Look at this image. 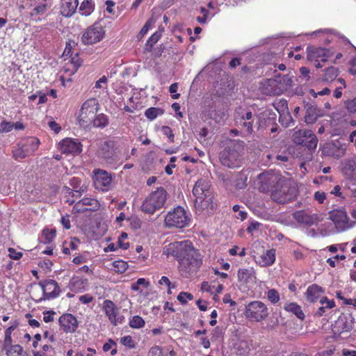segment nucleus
<instances>
[{"label":"nucleus","mask_w":356,"mask_h":356,"mask_svg":"<svg viewBox=\"0 0 356 356\" xmlns=\"http://www.w3.org/2000/svg\"><path fill=\"white\" fill-rule=\"evenodd\" d=\"M293 140L295 143L303 145L310 149H315L318 143L316 135L309 129H300L294 132Z\"/></svg>","instance_id":"6e6552de"},{"label":"nucleus","mask_w":356,"mask_h":356,"mask_svg":"<svg viewBox=\"0 0 356 356\" xmlns=\"http://www.w3.org/2000/svg\"><path fill=\"white\" fill-rule=\"evenodd\" d=\"M78 6V0H62L61 14L65 17H71Z\"/></svg>","instance_id":"412c9836"},{"label":"nucleus","mask_w":356,"mask_h":356,"mask_svg":"<svg viewBox=\"0 0 356 356\" xmlns=\"http://www.w3.org/2000/svg\"><path fill=\"white\" fill-rule=\"evenodd\" d=\"M338 69L334 67H330L327 68L323 75L322 80L325 82H332L338 76Z\"/></svg>","instance_id":"2f4dec72"},{"label":"nucleus","mask_w":356,"mask_h":356,"mask_svg":"<svg viewBox=\"0 0 356 356\" xmlns=\"http://www.w3.org/2000/svg\"><path fill=\"white\" fill-rule=\"evenodd\" d=\"M121 343L128 348H134L135 346L134 341L131 336H126L122 337L121 339Z\"/></svg>","instance_id":"13d9d810"},{"label":"nucleus","mask_w":356,"mask_h":356,"mask_svg":"<svg viewBox=\"0 0 356 356\" xmlns=\"http://www.w3.org/2000/svg\"><path fill=\"white\" fill-rule=\"evenodd\" d=\"M296 196V191L291 187L290 181L284 178L271 193V198L280 204H285L291 202Z\"/></svg>","instance_id":"7ed1b4c3"},{"label":"nucleus","mask_w":356,"mask_h":356,"mask_svg":"<svg viewBox=\"0 0 356 356\" xmlns=\"http://www.w3.org/2000/svg\"><path fill=\"white\" fill-rule=\"evenodd\" d=\"M81 204L88 207L89 211H96L99 208L98 200L90 197H84L74 204L73 210L80 211Z\"/></svg>","instance_id":"5701e85b"},{"label":"nucleus","mask_w":356,"mask_h":356,"mask_svg":"<svg viewBox=\"0 0 356 356\" xmlns=\"http://www.w3.org/2000/svg\"><path fill=\"white\" fill-rule=\"evenodd\" d=\"M59 323L65 332H74L78 327V321L71 313H65L60 316Z\"/></svg>","instance_id":"dca6fc26"},{"label":"nucleus","mask_w":356,"mask_h":356,"mask_svg":"<svg viewBox=\"0 0 356 356\" xmlns=\"http://www.w3.org/2000/svg\"><path fill=\"white\" fill-rule=\"evenodd\" d=\"M255 260L261 266H271L275 261V250L273 249L268 250Z\"/></svg>","instance_id":"aec40b11"},{"label":"nucleus","mask_w":356,"mask_h":356,"mask_svg":"<svg viewBox=\"0 0 356 356\" xmlns=\"http://www.w3.org/2000/svg\"><path fill=\"white\" fill-rule=\"evenodd\" d=\"M272 316L268 318L267 327L273 328L276 326L278 323V313H271Z\"/></svg>","instance_id":"8fccbe9b"},{"label":"nucleus","mask_w":356,"mask_h":356,"mask_svg":"<svg viewBox=\"0 0 356 356\" xmlns=\"http://www.w3.org/2000/svg\"><path fill=\"white\" fill-rule=\"evenodd\" d=\"M104 22L100 19L88 28L82 34L81 41L85 44H92L99 42L104 36Z\"/></svg>","instance_id":"0eeeda50"},{"label":"nucleus","mask_w":356,"mask_h":356,"mask_svg":"<svg viewBox=\"0 0 356 356\" xmlns=\"http://www.w3.org/2000/svg\"><path fill=\"white\" fill-rule=\"evenodd\" d=\"M247 312H266V305L260 301H254L247 306Z\"/></svg>","instance_id":"f704fd0d"},{"label":"nucleus","mask_w":356,"mask_h":356,"mask_svg":"<svg viewBox=\"0 0 356 356\" xmlns=\"http://www.w3.org/2000/svg\"><path fill=\"white\" fill-rule=\"evenodd\" d=\"M167 197L166 191L162 188H158L152 192L143 202L142 210L147 213H154L164 205Z\"/></svg>","instance_id":"20e7f679"},{"label":"nucleus","mask_w":356,"mask_h":356,"mask_svg":"<svg viewBox=\"0 0 356 356\" xmlns=\"http://www.w3.org/2000/svg\"><path fill=\"white\" fill-rule=\"evenodd\" d=\"M163 113V112L161 108L152 107L145 111V115L148 119L153 120Z\"/></svg>","instance_id":"4c0bfd02"},{"label":"nucleus","mask_w":356,"mask_h":356,"mask_svg":"<svg viewBox=\"0 0 356 356\" xmlns=\"http://www.w3.org/2000/svg\"><path fill=\"white\" fill-rule=\"evenodd\" d=\"M319 116L318 109L314 106L307 108L305 121L307 124H314Z\"/></svg>","instance_id":"cd10ccee"},{"label":"nucleus","mask_w":356,"mask_h":356,"mask_svg":"<svg viewBox=\"0 0 356 356\" xmlns=\"http://www.w3.org/2000/svg\"><path fill=\"white\" fill-rule=\"evenodd\" d=\"M88 285L87 279L74 277L70 282V286L73 290L84 289Z\"/></svg>","instance_id":"c756f323"},{"label":"nucleus","mask_w":356,"mask_h":356,"mask_svg":"<svg viewBox=\"0 0 356 356\" xmlns=\"http://www.w3.org/2000/svg\"><path fill=\"white\" fill-rule=\"evenodd\" d=\"M93 182L95 188L101 191H108L111 188V175L102 169L93 170Z\"/></svg>","instance_id":"9d476101"},{"label":"nucleus","mask_w":356,"mask_h":356,"mask_svg":"<svg viewBox=\"0 0 356 356\" xmlns=\"http://www.w3.org/2000/svg\"><path fill=\"white\" fill-rule=\"evenodd\" d=\"M129 247V241L128 240V235L125 232H122L118 237L116 246L113 243V252L120 248L122 250H127Z\"/></svg>","instance_id":"c85d7f7f"},{"label":"nucleus","mask_w":356,"mask_h":356,"mask_svg":"<svg viewBox=\"0 0 356 356\" xmlns=\"http://www.w3.org/2000/svg\"><path fill=\"white\" fill-rule=\"evenodd\" d=\"M189 222L190 218L181 207H177L169 211L165 218V224L168 227L183 228Z\"/></svg>","instance_id":"423d86ee"},{"label":"nucleus","mask_w":356,"mask_h":356,"mask_svg":"<svg viewBox=\"0 0 356 356\" xmlns=\"http://www.w3.org/2000/svg\"><path fill=\"white\" fill-rule=\"evenodd\" d=\"M48 125L50 127V129L54 131V132L56 134H58L61 129V127L55 121L49 122Z\"/></svg>","instance_id":"774afa93"},{"label":"nucleus","mask_w":356,"mask_h":356,"mask_svg":"<svg viewBox=\"0 0 356 356\" xmlns=\"http://www.w3.org/2000/svg\"><path fill=\"white\" fill-rule=\"evenodd\" d=\"M14 127L13 122L3 120L0 124V133L10 132Z\"/></svg>","instance_id":"49530a36"},{"label":"nucleus","mask_w":356,"mask_h":356,"mask_svg":"<svg viewBox=\"0 0 356 356\" xmlns=\"http://www.w3.org/2000/svg\"><path fill=\"white\" fill-rule=\"evenodd\" d=\"M329 218L334 222L337 232H343L349 227L347 213L342 209L332 211Z\"/></svg>","instance_id":"f8f14e48"},{"label":"nucleus","mask_w":356,"mask_h":356,"mask_svg":"<svg viewBox=\"0 0 356 356\" xmlns=\"http://www.w3.org/2000/svg\"><path fill=\"white\" fill-rule=\"evenodd\" d=\"M300 77L305 81L310 80V70L306 67H301L300 68Z\"/></svg>","instance_id":"4d7b16f0"},{"label":"nucleus","mask_w":356,"mask_h":356,"mask_svg":"<svg viewBox=\"0 0 356 356\" xmlns=\"http://www.w3.org/2000/svg\"><path fill=\"white\" fill-rule=\"evenodd\" d=\"M177 90L178 84L177 83L171 84L169 88V91L172 94V98L174 99H178L180 96L179 93H177Z\"/></svg>","instance_id":"680f3d73"},{"label":"nucleus","mask_w":356,"mask_h":356,"mask_svg":"<svg viewBox=\"0 0 356 356\" xmlns=\"http://www.w3.org/2000/svg\"><path fill=\"white\" fill-rule=\"evenodd\" d=\"M193 298V296L187 292H181L177 296V300L182 304L187 302V300H191Z\"/></svg>","instance_id":"603ef678"},{"label":"nucleus","mask_w":356,"mask_h":356,"mask_svg":"<svg viewBox=\"0 0 356 356\" xmlns=\"http://www.w3.org/2000/svg\"><path fill=\"white\" fill-rule=\"evenodd\" d=\"M246 182L247 177L243 175H240L236 180V186L238 189L244 188L247 185Z\"/></svg>","instance_id":"864d4df0"},{"label":"nucleus","mask_w":356,"mask_h":356,"mask_svg":"<svg viewBox=\"0 0 356 356\" xmlns=\"http://www.w3.org/2000/svg\"><path fill=\"white\" fill-rule=\"evenodd\" d=\"M60 150L64 154H79L81 152V145L71 138H65L60 143Z\"/></svg>","instance_id":"f3484780"},{"label":"nucleus","mask_w":356,"mask_h":356,"mask_svg":"<svg viewBox=\"0 0 356 356\" xmlns=\"http://www.w3.org/2000/svg\"><path fill=\"white\" fill-rule=\"evenodd\" d=\"M50 4L47 3V0H44V2L35 6L30 13V17L36 22L40 21V18L38 16L43 15L46 13Z\"/></svg>","instance_id":"393cba45"},{"label":"nucleus","mask_w":356,"mask_h":356,"mask_svg":"<svg viewBox=\"0 0 356 356\" xmlns=\"http://www.w3.org/2000/svg\"><path fill=\"white\" fill-rule=\"evenodd\" d=\"M165 251L168 254L177 257L181 270H185L186 273L195 272L202 264L200 254L189 241L171 243Z\"/></svg>","instance_id":"f257e3e1"},{"label":"nucleus","mask_w":356,"mask_h":356,"mask_svg":"<svg viewBox=\"0 0 356 356\" xmlns=\"http://www.w3.org/2000/svg\"><path fill=\"white\" fill-rule=\"evenodd\" d=\"M149 356H177L176 352L169 346H154L148 353Z\"/></svg>","instance_id":"a211bd4d"},{"label":"nucleus","mask_w":356,"mask_h":356,"mask_svg":"<svg viewBox=\"0 0 356 356\" xmlns=\"http://www.w3.org/2000/svg\"><path fill=\"white\" fill-rule=\"evenodd\" d=\"M161 131L163 135L166 136L168 138L170 142H171V143L174 142V134L172 133V129L169 127H167V126L162 127Z\"/></svg>","instance_id":"6e6d98bb"},{"label":"nucleus","mask_w":356,"mask_h":356,"mask_svg":"<svg viewBox=\"0 0 356 356\" xmlns=\"http://www.w3.org/2000/svg\"><path fill=\"white\" fill-rule=\"evenodd\" d=\"M56 236V230L55 229H45L42 232V236L44 237V243H49Z\"/></svg>","instance_id":"79ce46f5"},{"label":"nucleus","mask_w":356,"mask_h":356,"mask_svg":"<svg viewBox=\"0 0 356 356\" xmlns=\"http://www.w3.org/2000/svg\"><path fill=\"white\" fill-rule=\"evenodd\" d=\"M129 325L133 328H140L145 325V321L139 316H134L130 319Z\"/></svg>","instance_id":"ea45409f"},{"label":"nucleus","mask_w":356,"mask_h":356,"mask_svg":"<svg viewBox=\"0 0 356 356\" xmlns=\"http://www.w3.org/2000/svg\"><path fill=\"white\" fill-rule=\"evenodd\" d=\"M344 170L349 177L356 175V163L354 161H348L346 164Z\"/></svg>","instance_id":"a19ab883"},{"label":"nucleus","mask_w":356,"mask_h":356,"mask_svg":"<svg viewBox=\"0 0 356 356\" xmlns=\"http://www.w3.org/2000/svg\"><path fill=\"white\" fill-rule=\"evenodd\" d=\"M150 285V283L148 280L145 278H139L136 282L131 284V289L134 291H138L140 289V287L144 289H147Z\"/></svg>","instance_id":"58836bf2"},{"label":"nucleus","mask_w":356,"mask_h":356,"mask_svg":"<svg viewBox=\"0 0 356 356\" xmlns=\"http://www.w3.org/2000/svg\"><path fill=\"white\" fill-rule=\"evenodd\" d=\"M13 156L15 159H24L29 155L26 154L24 149L19 145V147L13 151Z\"/></svg>","instance_id":"3c124183"},{"label":"nucleus","mask_w":356,"mask_h":356,"mask_svg":"<svg viewBox=\"0 0 356 356\" xmlns=\"http://www.w3.org/2000/svg\"><path fill=\"white\" fill-rule=\"evenodd\" d=\"M208 192H211L210 184L206 179H200L196 181L193 189V196L200 197V195L204 193H208Z\"/></svg>","instance_id":"b1692460"},{"label":"nucleus","mask_w":356,"mask_h":356,"mask_svg":"<svg viewBox=\"0 0 356 356\" xmlns=\"http://www.w3.org/2000/svg\"><path fill=\"white\" fill-rule=\"evenodd\" d=\"M307 54L308 60L311 61L321 60L325 62L330 56L329 50L315 47H308L307 48Z\"/></svg>","instance_id":"2eb2a0df"},{"label":"nucleus","mask_w":356,"mask_h":356,"mask_svg":"<svg viewBox=\"0 0 356 356\" xmlns=\"http://www.w3.org/2000/svg\"><path fill=\"white\" fill-rule=\"evenodd\" d=\"M347 109L353 113H356V97L346 103Z\"/></svg>","instance_id":"0e129e2a"},{"label":"nucleus","mask_w":356,"mask_h":356,"mask_svg":"<svg viewBox=\"0 0 356 356\" xmlns=\"http://www.w3.org/2000/svg\"><path fill=\"white\" fill-rule=\"evenodd\" d=\"M326 197V195L323 191H317L314 194V199L318 202V203H323Z\"/></svg>","instance_id":"338daca9"},{"label":"nucleus","mask_w":356,"mask_h":356,"mask_svg":"<svg viewBox=\"0 0 356 356\" xmlns=\"http://www.w3.org/2000/svg\"><path fill=\"white\" fill-rule=\"evenodd\" d=\"M353 318L351 313H341L335 321L332 326V331L335 334H341L353 329Z\"/></svg>","instance_id":"9b49d317"},{"label":"nucleus","mask_w":356,"mask_h":356,"mask_svg":"<svg viewBox=\"0 0 356 356\" xmlns=\"http://www.w3.org/2000/svg\"><path fill=\"white\" fill-rule=\"evenodd\" d=\"M323 293L322 287L317 284H312L309 286L307 290V298L310 302H315L318 298L321 297Z\"/></svg>","instance_id":"a878e982"},{"label":"nucleus","mask_w":356,"mask_h":356,"mask_svg":"<svg viewBox=\"0 0 356 356\" xmlns=\"http://www.w3.org/2000/svg\"><path fill=\"white\" fill-rule=\"evenodd\" d=\"M94 10V5L91 0H84L79 7V12L82 15L88 16Z\"/></svg>","instance_id":"473e14b6"},{"label":"nucleus","mask_w":356,"mask_h":356,"mask_svg":"<svg viewBox=\"0 0 356 356\" xmlns=\"http://www.w3.org/2000/svg\"><path fill=\"white\" fill-rule=\"evenodd\" d=\"M246 318L252 322H259L264 318V316H263L261 313H245Z\"/></svg>","instance_id":"de8ad7c7"},{"label":"nucleus","mask_w":356,"mask_h":356,"mask_svg":"<svg viewBox=\"0 0 356 356\" xmlns=\"http://www.w3.org/2000/svg\"><path fill=\"white\" fill-rule=\"evenodd\" d=\"M7 356H29L20 345H13L6 351Z\"/></svg>","instance_id":"7c9ffc66"},{"label":"nucleus","mask_w":356,"mask_h":356,"mask_svg":"<svg viewBox=\"0 0 356 356\" xmlns=\"http://www.w3.org/2000/svg\"><path fill=\"white\" fill-rule=\"evenodd\" d=\"M98 103L96 99H89L82 105L79 115V123L83 128L91 127L97 111Z\"/></svg>","instance_id":"39448f33"},{"label":"nucleus","mask_w":356,"mask_h":356,"mask_svg":"<svg viewBox=\"0 0 356 356\" xmlns=\"http://www.w3.org/2000/svg\"><path fill=\"white\" fill-rule=\"evenodd\" d=\"M285 177L281 175L273 172H266L259 175V179L261 182L260 190L263 192L270 189H275Z\"/></svg>","instance_id":"1a4fd4ad"},{"label":"nucleus","mask_w":356,"mask_h":356,"mask_svg":"<svg viewBox=\"0 0 356 356\" xmlns=\"http://www.w3.org/2000/svg\"><path fill=\"white\" fill-rule=\"evenodd\" d=\"M40 285L44 299L56 298L60 293V288L54 280H47L40 282Z\"/></svg>","instance_id":"4468645a"},{"label":"nucleus","mask_w":356,"mask_h":356,"mask_svg":"<svg viewBox=\"0 0 356 356\" xmlns=\"http://www.w3.org/2000/svg\"><path fill=\"white\" fill-rule=\"evenodd\" d=\"M268 299L273 303H276L280 300V295L275 289H270L267 293Z\"/></svg>","instance_id":"09e8293b"},{"label":"nucleus","mask_w":356,"mask_h":356,"mask_svg":"<svg viewBox=\"0 0 356 356\" xmlns=\"http://www.w3.org/2000/svg\"><path fill=\"white\" fill-rule=\"evenodd\" d=\"M40 140L35 137H29L23 140L19 145H21L29 155L35 152L39 146Z\"/></svg>","instance_id":"6ab92c4d"},{"label":"nucleus","mask_w":356,"mask_h":356,"mask_svg":"<svg viewBox=\"0 0 356 356\" xmlns=\"http://www.w3.org/2000/svg\"><path fill=\"white\" fill-rule=\"evenodd\" d=\"M108 79L106 76L101 77L95 83L96 88L104 89L107 88Z\"/></svg>","instance_id":"bf43d9fd"},{"label":"nucleus","mask_w":356,"mask_h":356,"mask_svg":"<svg viewBox=\"0 0 356 356\" xmlns=\"http://www.w3.org/2000/svg\"><path fill=\"white\" fill-rule=\"evenodd\" d=\"M241 145L238 143H234L226 147L220 154L221 163L229 168L238 167L241 163Z\"/></svg>","instance_id":"f03ea898"},{"label":"nucleus","mask_w":356,"mask_h":356,"mask_svg":"<svg viewBox=\"0 0 356 356\" xmlns=\"http://www.w3.org/2000/svg\"><path fill=\"white\" fill-rule=\"evenodd\" d=\"M284 309L286 312H302L300 307L296 303L294 302L286 304L284 306Z\"/></svg>","instance_id":"e2e57ef3"},{"label":"nucleus","mask_w":356,"mask_h":356,"mask_svg":"<svg viewBox=\"0 0 356 356\" xmlns=\"http://www.w3.org/2000/svg\"><path fill=\"white\" fill-rule=\"evenodd\" d=\"M246 129V131L251 134L252 132V122L250 120H240L238 122Z\"/></svg>","instance_id":"69168bd1"},{"label":"nucleus","mask_w":356,"mask_h":356,"mask_svg":"<svg viewBox=\"0 0 356 356\" xmlns=\"http://www.w3.org/2000/svg\"><path fill=\"white\" fill-rule=\"evenodd\" d=\"M108 124V118L104 114H99L94 118L91 127H104Z\"/></svg>","instance_id":"e433bc0d"},{"label":"nucleus","mask_w":356,"mask_h":356,"mask_svg":"<svg viewBox=\"0 0 356 356\" xmlns=\"http://www.w3.org/2000/svg\"><path fill=\"white\" fill-rule=\"evenodd\" d=\"M320 303L321 305L320 307L321 310L324 309H332L335 306L334 301L333 300H329L326 297L321 298Z\"/></svg>","instance_id":"c03bdc74"},{"label":"nucleus","mask_w":356,"mask_h":356,"mask_svg":"<svg viewBox=\"0 0 356 356\" xmlns=\"http://www.w3.org/2000/svg\"><path fill=\"white\" fill-rule=\"evenodd\" d=\"M163 30V28L159 27V31L155 32L153 35H152V36L147 40V44L150 47H152L154 44H155L160 39Z\"/></svg>","instance_id":"37998d69"},{"label":"nucleus","mask_w":356,"mask_h":356,"mask_svg":"<svg viewBox=\"0 0 356 356\" xmlns=\"http://www.w3.org/2000/svg\"><path fill=\"white\" fill-rule=\"evenodd\" d=\"M109 141H104V144L102 145V148L99 150V154L102 155L103 157L107 158L108 157L109 154Z\"/></svg>","instance_id":"5fc2aeb1"},{"label":"nucleus","mask_w":356,"mask_h":356,"mask_svg":"<svg viewBox=\"0 0 356 356\" xmlns=\"http://www.w3.org/2000/svg\"><path fill=\"white\" fill-rule=\"evenodd\" d=\"M195 197V207L197 210L204 211L207 210L209 211V210L213 211L214 208V204L213 202V195L212 192L204 193L202 195H200L198 196Z\"/></svg>","instance_id":"ddd939ff"},{"label":"nucleus","mask_w":356,"mask_h":356,"mask_svg":"<svg viewBox=\"0 0 356 356\" xmlns=\"http://www.w3.org/2000/svg\"><path fill=\"white\" fill-rule=\"evenodd\" d=\"M128 264L122 260H118L113 262V271L118 273H123L127 270Z\"/></svg>","instance_id":"c9c22d12"},{"label":"nucleus","mask_w":356,"mask_h":356,"mask_svg":"<svg viewBox=\"0 0 356 356\" xmlns=\"http://www.w3.org/2000/svg\"><path fill=\"white\" fill-rule=\"evenodd\" d=\"M294 219L302 224L305 225H310L312 224L314 222V218L312 216L309 215L307 213H306L304 211H298L295 212L293 214Z\"/></svg>","instance_id":"bb28decb"},{"label":"nucleus","mask_w":356,"mask_h":356,"mask_svg":"<svg viewBox=\"0 0 356 356\" xmlns=\"http://www.w3.org/2000/svg\"><path fill=\"white\" fill-rule=\"evenodd\" d=\"M155 23V19L154 17H151L147 20L145 24L143 26L142 29L140 30L138 36L140 38H143L145 35L147 34L149 29L152 26V25Z\"/></svg>","instance_id":"a18cd8bd"},{"label":"nucleus","mask_w":356,"mask_h":356,"mask_svg":"<svg viewBox=\"0 0 356 356\" xmlns=\"http://www.w3.org/2000/svg\"><path fill=\"white\" fill-rule=\"evenodd\" d=\"M9 252V257L12 259L17 260L20 259L22 257V252H17L14 248H9L8 250Z\"/></svg>","instance_id":"052dcab7"},{"label":"nucleus","mask_w":356,"mask_h":356,"mask_svg":"<svg viewBox=\"0 0 356 356\" xmlns=\"http://www.w3.org/2000/svg\"><path fill=\"white\" fill-rule=\"evenodd\" d=\"M295 76L290 74L284 75L280 80L268 79L266 83L268 86H273L279 82L280 84V88L282 90H286L287 88L291 87L293 85L295 81Z\"/></svg>","instance_id":"4be33fe9"},{"label":"nucleus","mask_w":356,"mask_h":356,"mask_svg":"<svg viewBox=\"0 0 356 356\" xmlns=\"http://www.w3.org/2000/svg\"><path fill=\"white\" fill-rule=\"evenodd\" d=\"M238 280L243 282H248L254 279L253 271L248 269H239L238 271Z\"/></svg>","instance_id":"72a5a7b5"}]
</instances>
